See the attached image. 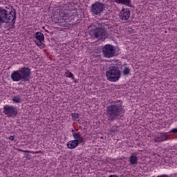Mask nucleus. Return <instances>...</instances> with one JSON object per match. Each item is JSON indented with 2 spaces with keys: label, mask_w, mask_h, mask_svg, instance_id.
Segmentation results:
<instances>
[{
  "label": "nucleus",
  "mask_w": 177,
  "mask_h": 177,
  "mask_svg": "<svg viewBox=\"0 0 177 177\" xmlns=\"http://www.w3.org/2000/svg\"><path fill=\"white\" fill-rule=\"evenodd\" d=\"M124 113H125V110H124V105H122L121 100L112 101L106 110V115L109 121H115Z\"/></svg>",
  "instance_id": "1"
},
{
  "label": "nucleus",
  "mask_w": 177,
  "mask_h": 177,
  "mask_svg": "<svg viewBox=\"0 0 177 177\" xmlns=\"http://www.w3.org/2000/svg\"><path fill=\"white\" fill-rule=\"evenodd\" d=\"M31 75V69L28 67H22L20 70L15 71L11 74V79L15 82H19V81H24L27 82L30 81V76Z\"/></svg>",
  "instance_id": "2"
},
{
  "label": "nucleus",
  "mask_w": 177,
  "mask_h": 177,
  "mask_svg": "<svg viewBox=\"0 0 177 177\" xmlns=\"http://www.w3.org/2000/svg\"><path fill=\"white\" fill-rule=\"evenodd\" d=\"M16 21V12L12 10H6L0 8V27L4 23H12L15 24Z\"/></svg>",
  "instance_id": "3"
},
{
  "label": "nucleus",
  "mask_w": 177,
  "mask_h": 177,
  "mask_svg": "<svg viewBox=\"0 0 177 177\" xmlns=\"http://www.w3.org/2000/svg\"><path fill=\"white\" fill-rule=\"evenodd\" d=\"M106 75L108 81L117 82L121 78V71L117 66H111L106 70Z\"/></svg>",
  "instance_id": "4"
},
{
  "label": "nucleus",
  "mask_w": 177,
  "mask_h": 177,
  "mask_svg": "<svg viewBox=\"0 0 177 177\" xmlns=\"http://www.w3.org/2000/svg\"><path fill=\"white\" fill-rule=\"evenodd\" d=\"M91 37L93 38H97L101 41L106 39V30L104 28H96L95 29H91L89 32Z\"/></svg>",
  "instance_id": "5"
},
{
  "label": "nucleus",
  "mask_w": 177,
  "mask_h": 177,
  "mask_svg": "<svg viewBox=\"0 0 177 177\" xmlns=\"http://www.w3.org/2000/svg\"><path fill=\"white\" fill-rule=\"evenodd\" d=\"M17 107L14 106L13 105H5L3 106V113L7 117H10L11 118H15L17 115L18 113Z\"/></svg>",
  "instance_id": "6"
},
{
  "label": "nucleus",
  "mask_w": 177,
  "mask_h": 177,
  "mask_svg": "<svg viewBox=\"0 0 177 177\" xmlns=\"http://www.w3.org/2000/svg\"><path fill=\"white\" fill-rule=\"evenodd\" d=\"M104 9V4L99 1H96L91 5V12L95 16H99L103 13Z\"/></svg>",
  "instance_id": "7"
},
{
  "label": "nucleus",
  "mask_w": 177,
  "mask_h": 177,
  "mask_svg": "<svg viewBox=\"0 0 177 177\" xmlns=\"http://www.w3.org/2000/svg\"><path fill=\"white\" fill-rule=\"evenodd\" d=\"M102 53L105 57H113L115 53V49H114V46L106 44L102 48Z\"/></svg>",
  "instance_id": "8"
},
{
  "label": "nucleus",
  "mask_w": 177,
  "mask_h": 177,
  "mask_svg": "<svg viewBox=\"0 0 177 177\" xmlns=\"http://www.w3.org/2000/svg\"><path fill=\"white\" fill-rule=\"evenodd\" d=\"M81 143H84V138H75V140L68 141L66 144L68 149H75V147H78V145H81Z\"/></svg>",
  "instance_id": "9"
},
{
  "label": "nucleus",
  "mask_w": 177,
  "mask_h": 177,
  "mask_svg": "<svg viewBox=\"0 0 177 177\" xmlns=\"http://www.w3.org/2000/svg\"><path fill=\"white\" fill-rule=\"evenodd\" d=\"M121 20L127 21L131 17V11L129 8H122L120 12Z\"/></svg>",
  "instance_id": "10"
},
{
  "label": "nucleus",
  "mask_w": 177,
  "mask_h": 177,
  "mask_svg": "<svg viewBox=\"0 0 177 177\" xmlns=\"http://www.w3.org/2000/svg\"><path fill=\"white\" fill-rule=\"evenodd\" d=\"M128 161L130 165H138V164H139V156H138V153H131Z\"/></svg>",
  "instance_id": "11"
},
{
  "label": "nucleus",
  "mask_w": 177,
  "mask_h": 177,
  "mask_svg": "<svg viewBox=\"0 0 177 177\" xmlns=\"http://www.w3.org/2000/svg\"><path fill=\"white\" fill-rule=\"evenodd\" d=\"M35 38L37 40L35 41L37 46H42V42L45 41V36L41 32H37L35 33Z\"/></svg>",
  "instance_id": "12"
},
{
  "label": "nucleus",
  "mask_w": 177,
  "mask_h": 177,
  "mask_svg": "<svg viewBox=\"0 0 177 177\" xmlns=\"http://www.w3.org/2000/svg\"><path fill=\"white\" fill-rule=\"evenodd\" d=\"M167 139H168V134H167V133H164L155 137L153 140L156 143H160V142H164V140H167Z\"/></svg>",
  "instance_id": "13"
},
{
  "label": "nucleus",
  "mask_w": 177,
  "mask_h": 177,
  "mask_svg": "<svg viewBox=\"0 0 177 177\" xmlns=\"http://www.w3.org/2000/svg\"><path fill=\"white\" fill-rule=\"evenodd\" d=\"M117 3H122V5H129L131 0H115Z\"/></svg>",
  "instance_id": "14"
},
{
  "label": "nucleus",
  "mask_w": 177,
  "mask_h": 177,
  "mask_svg": "<svg viewBox=\"0 0 177 177\" xmlns=\"http://www.w3.org/2000/svg\"><path fill=\"white\" fill-rule=\"evenodd\" d=\"M21 97H20V95H15L12 97V102H14V103H21Z\"/></svg>",
  "instance_id": "15"
},
{
  "label": "nucleus",
  "mask_w": 177,
  "mask_h": 177,
  "mask_svg": "<svg viewBox=\"0 0 177 177\" xmlns=\"http://www.w3.org/2000/svg\"><path fill=\"white\" fill-rule=\"evenodd\" d=\"M72 135H73L74 139L84 138V137L81 136V134H80V133H76L74 129L72 130Z\"/></svg>",
  "instance_id": "16"
},
{
  "label": "nucleus",
  "mask_w": 177,
  "mask_h": 177,
  "mask_svg": "<svg viewBox=\"0 0 177 177\" xmlns=\"http://www.w3.org/2000/svg\"><path fill=\"white\" fill-rule=\"evenodd\" d=\"M123 75H128L131 73V69L129 67L125 66L123 71Z\"/></svg>",
  "instance_id": "17"
},
{
  "label": "nucleus",
  "mask_w": 177,
  "mask_h": 177,
  "mask_svg": "<svg viewBox=\"0 0 177 177\" xmlns=\"http://www.w3.org/2000/svg\"><path fill=\"white\" fill-rule=\"evenodd\" d=\"M65 74H66V77H68V78H71L72 80H75L74 78V75H73V73H71V72H70L68 71H66L65 72Z\"/></svg>",
  "instance_id": "18"
},
{
  "label": "nucleus",
  "mask_w": 177,
  "mask_h": 177,
  "mask_svg": "<svg viewBox=\"0 0 177 177\" xmlns=\"http://www.w3.org/2000/svg\"><path fill=\"white\" fill-rule=\"evenodd\" d=\"M71 116L74 120H77V118H80V115L78 113H72Z\"/></svg>",
  "instance_id": "19"
},
{
  "label": "nucleus",
  "mask_w": 177,
  "mask_h": 177,
  "mask_svg": "<svg viewBox=\"0 0 177 177\" xmlns=\"http://www.w3.org/2000/svg\"><path fill=\"white\" fill-rule=\"evenodd\" d=\"M118 127L117 126H113L111 128V132H117Z\"/></svg>",
  "instance_id": "20"
},
{
  "label": "nucleus",
  "mask_w": 177,
  "mask_h": 177,
  "mask_svg": "<svg viewBox=\"0 0 177 177\" xmlns=\"http://www.w3.org/2000/svg\"><path fill=\"white\" fill-rule=\"evenodd\" d=\"M170 133H177V129H172L170 131Z\"/></svg>",
  "instance_id": "21"
},
{
  "label": "nucleus",
  "mask_w": 177,
  "mask_h": 177,
  "mask_svg": "<svg viewBox=\"0 0 177 177\" xmlns=\"http://www.w3.org/2000/svg\"><path fill=\"white\" fill-rule=\"evenodd\" d=\"M8 139H9L10 140H15V136H10L8 138Z\"/></svg>",
  "instance_id": "22"
},
{
  "label": "nucleus",
  "mask_w": 177,
  "mask_h": 177,
  "mask_svg": "<svg viewBox=\"0 0 177 177\" xmlns=\"http://www.w3.org/2000/svg\"><path fill=\"white\" fill-rule=\"evenodd\" d=\"M19 151H21L22 153H29L30 151H24L23 149H19Z\"/></svg>",
  "instance_id": "23"
},
{
  "label": "nucleus",
  "mask_w": 177,
  "mask_h": 177,
  "mask_svg": "<svg viewBox=\"0 0 177 177\" xmlns=\"http://www.w3.org/2000/svg\"><path fill=\"white\" fill-rule=\"evenodd\" d=\"M64 17H67V15L65 14L64 16Z\"/></svg>",
  "instance_id": "24"
}]
</instances>
